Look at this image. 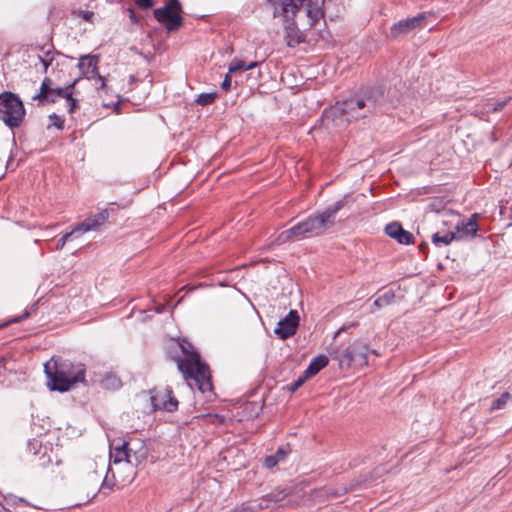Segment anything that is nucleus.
I'll return each instance as SVG.
<instances>
[{
  "mask_svg": "<svg viewBox=\"0 0 512 512\" xmlns=\"http://www.w3.org/2000/svg\"><path fill=\"white\" fill-rule=\"evenodd\" d=\"M26 111L21 99L14 93L6 91L0 94V120L9 128L19 127Z\"/></svg>",
  "mask_w": 512,
  "mask_h": 512,
  "instance_id": "nucleus-7",
  "label": "nucleus"
},
{
  "mask_svg": "<svg viewBox=\"0 0 512 512\" xmlns=\"http://www.w3.org/2000/svg\"><path fill=\"white\" fill-rule=\"evenodd\" d=\"M180 347L184 353V358L178 359L177 365L184 379L193 380L202 393L210 391L212 384L209 368L201 362L199 354L192 349L189 342L182 341Z\"/></svg>",
  "mask_w": 512,
  "mask_h": 512,
  "instance_id": "nucleus-3",
  "label": "nucleus"
},
{
  "mask_svg": "<svg viewBox=\"0 0 512 512\" xmlns=\"http://www.w3.org/2000/svg\"><path fill=\"white\" fill-rule=\"evenodd\" d=\"M109 472H112V469L109 467L108 470H107V474L102 482V488L103 489H112V487L114 486V483L110 480L108 474Z\"/></svg>",
  "mask_w": 512,
  "mask_h": 512,
  "instance_id": "nucleus-34",
  "label": "nucleus"
},
{
  "mask_svg": "<svg viewBox=\"0 0 512 512\" xmlns=\"http://www.w3.org/2000/svg\"><path fill=\"white\" fill-rule=\"evenodd\" d=\"M346 199H340L333 205L327 207L322 213L309 216L306 220L300 222L305 237H314L323 234L332 227L335 222L336 214L345 206Z\"/></svg>",
  "mask_w": 512,
  "mask_h": 512,
  "instance_id": "nucleus-6",
  "label": "nucleus"
},
{
  "mask_svg": "<svg viewBox=\"0 0 512 512\" xmlns=\"http://www.w3.org/2000/svg\"><path fill=\"white\" fill-rule=\"evenodd\" d=\"M180 12V2L178 0H170L164 7L155 9L153 14L155 19L165 24L166 29L170 32L178 29L182 25Z\"/></svg>",
  "mask_w": 512,
  "mask_h": 512,
  "instance_id": "nucleus-9",
  "label": "nucleus"
},
{
  "mask_svg": "<svg viewBox=\"0 0 512 512\" xmlns=\"http://www.w3.org/2000/svg\"><path fill=\"white\" fill-rule=\"evenodd\" d=\"M136 5L141 9H148L153 6L152 0H134Z\"/></svg>",
  "mask_w": 512,
  "mask_h": 512,
  "instance_id": "nucleus-35",
  "label": "nucleus"
},
{
  "mask_svg": "<svg viewBox=\"0 0 512 512\" xmlns=\"http://www.w3.org/2000/svg\"><path fill=\"white\" fill-rule=\"evenodd\" d=\"M259 64L260 63L257 61L246 63L245 61H243L241 59L234 58L231 61V63L229 64L228 71H229V73H235L238 71H246V70H250V69L257 67Z\"/></svg>",
  "mask_w": 512,
  "mask_h": 512,
  "instance_id": "nucleus-21",
  "label": "nucleus"
},
{
  "mask_svg": "<svg viewBox=\"0 0 512 512\" xmlns=\"http://www.w3.org/2000/svg\"><path fill=\"white\" fill-rule=\"evenodd\" d=\"M343 330V328L339 329L336 333V335L340 334V332Z\"/></svg>",
  "mask_w": 512,
  "mask_h": 512,
  "instance_id": "nucleus-41",
  "label": "nucleus"
},
{
  "mask_svg": "<svg viewBox=\"0 0 512 512\" xmlns=\"http://www.w3.org/2000/svg\"><path fill=\"white\" fill-rule=\"evenodd\" d=\"M510 100V97L502 100V101H498L496 103H488L487 104V108H486V112L489 113V112H498L500 110L503 109V107L508 103V101Z\"/></svg>",
  "mask_w": 512,
  "mask_h": 512,
  "instance_id": "nucleus-29",
  "label": "nucleus"
},
{
  "mask_svg": "<svg viewBox=\"0 0 512 512\" xmlns=\"http://www.w3.org/2000/svg\"><path fill=\"white\" fill-rule=\"evenodd\" d=\"M385 232L389 237L397 240L400 244L409 245L413 243V235L404 230L397 222H392L386 225Z\"/></svg>",
  "mask_w": 512,
  "mask_h": 512,
  "instance_id": "nucleus-17",
  "label": "nucleus"
},
{
  "mask_svg": "<svg viewBox=\"0 0 512 512\" xmlns=\"http://www.w3.org/2000/svg\"><path fill=\"white\" fill-rule=\"evenodd\" d=\"M231 87V78L229 75H226L222 84H221V88L224 90V91H228Z\"/></svg>",
  "mask_w": 512,
  "mask_h": 512,
  "instance_id": "nucleus-36",
  "label": "nucleus"
},
{
  "mask_svg": "<svg viewBox=\"0 0 512 512\" xmlns=\"http://www.w3.org/2000/svg\"><path fill=\"white\" fill-rule=\"evenodd\" d=\"M299 325V315L296 310H290L288 315L278 322V326L275 328L274 333L280 339H287L293 336Z\"/></svg>",
  "mask_w": 512,
  "mask_h": 512,
  "instance_id": "nucleus-13",
  "label": "nucleus"
},
{
  "mask_svg": "<svg viewBox=\"0 0 512 512\" xmlns=\"http://www.w3.org/2000/svg\"><path fill=\"white\" fill-rule=\"evenodd\" d=\"M44 372L47 377V387L51 391L66 392L75 384L84 382V366L74 365L69 360L52 357L45 363Z\"/></svg>",
  "mask_w": 512,
  "mask_h": 512,
  "instance_id": "nucleus-2",
  "label": "nucleus"
},
{
  "mask_svg": "<svg viewBox=\"0 0 512 512\" xmlns=\"http://www.w3.org/2000/svg\"><path fill=\"white\" fill-rule=\"evenodd\" d=\"M290 450L288 448H285V447H280L278 448V450L276 451V453L274 454V456H276V458L278 459L279 462L281 461H284L285 458L287 457V455L289 454Z\"/></svg>",
  "mask_w": 512,
  "mask_h": 512,
  "instance_id": "nucleus-32",
  "label": "nucleus"
},
{
  "mask_svg": "<svg viewBox=\"0 0 512 512\" xmlns=\"http://www.w3.org/2000/svg\"><path fill=\"white\" fill-rule=\"evenodd\" d=\"M367 351L368 348L365 346L355 347L354 349L347 348L336 358L342 368H349L352 365L365 366L368 364Z\"/></svg>",
  "mask_w": 512,
  "mask_h": 512,
  "instance_id": "nucleus-11",
  "label": "nucleus"
},
{
  "mask_svg": "<svg viewBox=\"0 0 512 512\" xmlns=\"http://www.w3.org/2000/svg\"><path fill=\"white\" fill-rule=\"evenodd\" d=\"M98 55H82L79 58L78 68L81 74L87 79H97L100 82L99 88L105 87V79L98 72Z\"/></svg>",
  "mask_w": 512,
  "mask_h": 512,
  "instance_id": "nucleus-10",
  "label": "nucleus"
},
{
  "mask_svg": "<svg viewBox=\"0 0 512 512\" xmlns=\"http://www.w3.org/2000/svg\"><path fill=\"white\" fill-rule=\"evenodd\" d=\"M302 12L309 27H313L323 17L318 0H281L279 7H275L274 16H282L284 22H295L296 17Z\"/></svg>",
  "mask_w": 512,
  "mask_h": 512,
  "instance_id": "nucleus-4",
  "label": "nucleus"
},
{
  "mask_svg": "<svg viewBox=\"0 0 512 512\" xmlns=\"http://www.w3.org/2000/svg\"><path fill=\"white\" fill-rule=\"evenodd\" d=\"M132 451L133 448L131 446V442L113 440L110 443V461L113 464L125 462L133 465L134 462L131 455Z\"/></svg>",
  "mask_w": 512,
  "mask_h": 512,
  "instance_id": "nucleus-12",
  "label": "nucleus"
},
{
  "mask_svg": "<svg viewBox=\"0 0 512 512\" xmlns=\"http://www.w3.org/2000/svg\"><path fill=\"white\" fill-rule=\"evenodd\" d=\"M328 358L324 355H319L315 358H313L306 368V370L303 372L308 378H311L315 376L321 369L326 367L328 365Z\"/></svg>",
  "mask_w": 512,
  "mask_h": 512,
  "instance_id": "nucleus-20",
  "label": "nucleus"
},
{
  "mask_svg": "<svg viewBox=\"0 0 512 512\" xmlns=\"http://www.w3.org/2000/svg\"><path fill=\"white\" fill-rule=\"evenodd\" d=\"M130 13H131V19H134V12L131 10Z\"/></svg>",
  "mask_w": 512,
  "mask_h": 512,
  "instance_id": "nucleus-40",
  "label": "nucleus"
},
{
  "mask_svg": "<svg viewBox=\"0 0 512 512\" xmlns=\"http://www.w3.org/2000/svg\"><path fill=\"white\" fill-rule=\"evenodd\" d=\"M50 125L56 127L59 130L64 128V117L59 116L55 113L49 116Z\"/></svg>",
  "mask_w": 512,
  "mask_h": 512,
  "instance_id": "nucleus-30",
  "label": "nucleus"
},
{
  "mask_svg": "<svg viewBox=\"0 0 512 512\" xmlns=\"http://www.w3.org/2000/svg\"><path fill=\"white\" fill-rule=\"evenodd\" d=\"M133 451L131 452L133 465L140 464L147 456V450L143 443H136L134 446L131 444Z\"/></svg>",
  "mask_w": 512,
  "mask_h": 512,
  "instance_id": "nucleus-24",
  "label": "nucleus"
},
{
  "mask_svg": "<svg viewBox=\"0 0 512 512\" xmlns=\"http://www.w3.org/2000/svg\"><path fill=\"white\" fill-rule=\"evenodd\" d=\"M100 385L106 390H117L121 387L122 383L119 377L114 374L108 373L101 380Z\"/></svg>",
  "mask_w": 512,
  "mask_h": 512,
  "instance_id": "nucleus-22",
  "label": "nucleus"
},
{
  "mask_svg": "<svg viewBox=\"0 0 512 512\" xmlns=\"http://www.w3.org/2000/svg\"><path fill=\"white\" fill-rule=\"evenodd\" d=\"M216 97H217L216 92L201 93L197 97L196 103L201 106H206V105L213 103L215 101Z\"/></svg>",
  "mask_w": 512,
  "mask_h": 512,
  "instance_id": "nucleus-27",
  "label": "nucleus"
},
{
  "mask_svg": "<svg viewBox=\"0 0 512 512\" xmlns=\"http://www.w3.org/2000/svg\"><path fill=\"white\" fill-rule=\"evenodd\" d=\"M512 402V395L509 392H504L499 398L492 402L490 411L501 410L506 407L508 403Z\"/></svg>",
  "mask_w": 512,
  "mask_h": 512,
  "instance_id": "nucleus-25",
  "label": "nucleus"
},
{
  "mask_svg": "<svg viewBox=\"0 0 512 512\" xmlns=\"http://www.w3.org/2000/svg\"><path fill=\"white\" fill-rule=\"evenodd\" d=\"M304 238L306 237L303 232V228L301 227V224L299 222L293 227L281 232L275 239V243L278 245H282L287 242L298 241Z\"/></svg>",
  "mask_w": 512,
  "mask_h": 512,
  "instance_id": "nucleus-19",
  "label": "nucleus"
},
{
  "mask_svg": "<svg viewBox=\"0 0 512 512\" xmlns=\"http://www.w3.org/2000/svg\"><path fill=\"white\" fill-rule=\"evenodd\" d=\"M425 20L424 14H419L412 18H407L399 21L391 27L390 35L393 38H397L401 35L408 34L417 27H422Z\"/></svg>",
  "mask_w": 512,
  "mask_h": 512,
  "instance_id": "nucleus-15",
  "label": "nucleus"
},
{
  "mask_svg": "<svg viewBox=\"0 0 512 512\" xmlns=\"http://www.w3.org/2000/svg\"><path fill=\"white\" fill-rule=\"evenodd\" d=\"M309 379L304 373L303 375L299 376L297 380H295L289 387V390L291 392H295L296 390H298L304 383L305 381Z\"/></svg>",
  "mask_w": 512,
  "mask_h": 512,
  "instance_id": "nucleus-31",
  "label": "nucleus"
},
{
  "mask_svg": "<svg viewBox=\"0 0 512 512\" xmlns=\"http://www.w3.org/2000/svg\"><path fill=\"white\" fill-rule=\"evenodd\" d=\"M478 214H473L468 220L459 221L456 224V240L474 238L478 231Z\"/></svg>",
  "mask_w": 512,
  "mask_h": 512,
  "instance_id": "nucleus-16",
  "label": "nucleus"
},
{
  "mask_svg": "<svg viewBox=\"0 0 512 512\" xmlns=\"http://www.w3.org/2000/svg\"><path fill=\"white\" fill-rule=\"evenodd\" d=\"M455 232H447L444 235H440L439 233H435L432 235V242L435 246L441 247L449 245L453 240H456Z\"/></svg>",
  "mask_w": 512,
  "mask_h": 512,
  "instance_id": "nucleus-23",
  "label": "nucleus"
},
{
  "mask_svg": "<svg viewBox=\"0 0 512 512\" xmlns=\"http://www.w3.org/2000/svg\"><path fill=\"white\" fill-rule=\"evenodd\" d=\"M29 316V313L28 312H25L22 316L20 317H16L14 319H12L9 323H18L20 322L21 320L27 318Z\"/></svg>",
  "mask_w": 512,
  "mask_h": 512,
  "instance_id": "nucleus-38",
  "label": "nucleus"
},
{
  "mask_svg": "<svg viewBox=\"0 0 512 512\" xmlns=\"http://www.w3.org/2000/svg\"><path fill=\"white\" fill-rule=\"evenodd\" d=\"M280 498L277 496V495H274V494H269L267 495L265 498H263L262 501H266V502H270V501H273V502H277L279 501Z\"/></svg>",
  "mask_w": 512,
  "mask_h": 512,
  "instance_id": "nucleus-37",
  "label": "nucleus"
},
{
  "mask_svg": "<svg viewBox=\"0 0 512 512\" xmlns=\"http://www.w3.org/2000/svg\"><path fill=\"white\" fill-rule=\"evenodd\" d=\"M395 295L392 292H386L383 295L379 296L375 299L373 303V307L376 309H381L385 306L390 305L394 301Z\"/></svg>",
  "mask_w": 512,
  "mask_h": 512,
  "instance_id": "nucleus-26",
  "label": "nucleus"
},
{
  "mask_svg": "<svg viewBox=\"0 0 512 512\" xmlns=\"http://www.w3.org/2000/svg\"><path fill=\"white\" fill-rule=\"evenodd\" d=\"M109 218V212L107 209L101 212L87 217L84 221L77 224L70 232L65 233L57 242L56 249L62 250L66 242L73 236L87 233L90 231H98L102 225H104Z\"/></svg>",
  "mask_w": 512,
  "mask_h": 512,
  "instance_id": "nucleus-8",
  "label": "nucleus"
},
{
  "mask_svg": "<svg viewBox=\"0 0 512 512\" xmlns=\"http://www.w3.org/2000/svg\"><path fill=\"white\" fill-rule=\"evenodd\" d=\"M78 79H75L65 87H52V79L45 77L41 83L40 90L35 94L32 99L39 100L40 103H55L57 99L64 98L66 100L67 110L70 114L74 113L78 108V100L74 97L77 94L76 84Z\"/></svg>",
  "mask_w": 512,
  "mask_h": 512,
  "instance_id": "nucleus-5",
  "label": "nucleus"
},
{
  "mask_svg": "<svg viewBox=\"0 0 512 512\" xmlns=\"http://www.w3.org/2000/svg\"><path fill=\"white\" fill-rule=\"evenodd\" d=\"M279 463L278 459L274 455H269L264 460V466L266 468H273Z\"/></svg>",
  "mask_w": 512,
  "mask_h": 512,
  "instance_id": "nucleus-33",
  "label": "nucleus"
},
{
  "mask_svg": "<svg viewBox=\"0 0 512 512\" xmlns=\"http://www.w3.org/2000/svg\"><path fill=\"white\" fill-rule=\"evenodd\" d=\"M151 402L155 409L168 412H173L178 408V401L173 396V392L170 388H165L163 391L153 393L151 395Z\"/></svg>",
  "mask_w": 512,
  "mask_h": 512,
  "instance_id": "nucleus-14",
  "label": "nucleus"
},
{
  "mask_svg": "<svg viewBox=\"0 0 512 512\" xmlns=\"http://www.w3.org/2000/svg\"><path fill=\"white\" fill-rule=\"evenodd\" d=\"M284 30V40L288 47H296L304 41V35L300 32L295 22H285Z\"/></svg>",
  "mask_w": 512,
  "mask_h": 512,
  "instance_id": "nucleus-18",
  "label": "nucleus"
},
{
  "mask_svg": "<svg viewBox=\"0 0 512 512\" xmlns=\"http://www.w3.org/2000/svg\"><path fill=\"white\" fill-rule=\"evenodd\" d=\"M383 93L380 90L371 91L364 96H353L343 102H337L323 113V122L327 128L345 129L353 120L366 117L374 112Z\"/></svg>",
  "mask_w": 512,
  "mask_h": 512,
  "instance_id": "nucleus-1",
  "label": "nucleus"
},
{
  "mask_svg": "<svg viewBox=\"0 0 512 512\" xmlns=\"http://www.w3.org/2000/svg\"><path fill=\"white\" fill-rule=\"evenodd\" d=\"M54 56L55 52L52 50H48L44 52V55L38 56V59L42 63L45 72L47 71L48 67L52 64Z\"/></svg>",
  "mask_w": 512,
  "mask_h": 512,
  "instance_id": "nucleus-28",
  "label": "nucleus"
},
{
  "mask_svg": "<svg viewBox=\"0 0 512 512\" xmlns=\"http://www.w3.org/2000/svg\"><path fill=\"white\" fill-rule=\"evenodd\" d=\"M271 5L275 6L280 0H267Z\"/></svg>",
  "mask_w": 512,
  "mask_h": 512,
  "instance_id": "nucleus-39",
  "label": "nucleus"
}]
</instances>
